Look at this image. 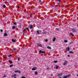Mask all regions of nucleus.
I'll return each mask as SVG.
<instances>
[{
  "label": "nucleus",
  "mask_w": 78,
  "mask_h": 78,
  "mask_svg": "<svg viewBox=\"0 0 78 78\" xmlns=\"http://www.w3.org/2000/svg\"><path fill=\"white\" fill-rule=\"evenodd\" d=\"M68 64V61H66L64 62V63L63 64V65L64 66H65V65H66V64Z\"/></svg>",
  "instance_id": "nucleus-1"
},
{
  "label": "nucleus",
  "mask_w": 78,
  "mask_h": 78,
  "mask_svg": "<svg viewBox=\"0 0 78 78\" xmlns=\"http://www.w3.org/2000/svg\"><path fill=\"white\" fill-rule=\"evenodd\" d=\"M69 76H70V75H69L67 76H64L63 77V78H68V77H69Z\"/></svg>",
  "instance_id": "nucleus-2"
},
{
  "label": "nucleus",
  "mask_w": 78,
  "mask_h": 78,
  "mask_svg": "<svg viewBox=\"0 0 78 78\" xmlns=\"http://www.w3.org/2000/svg\"><path fill=\"white\" fill-rule=\"evenodd\" d=\"M14 72H15V73H21V72L20 71H15Z\"/></svg>",
  "instance_id": "nucleus-3"
},
{
  "label": "nucleus",
  "mask_w": 78,
  "mask_h": 78,
  "mask_svg": "<svg viewBox=\"0 0 78 78\" xmlns=\"http://www.w3.org/2000/svg\"><path fill=\"white\" fill-rule=\"evenodd\" d=\"M39 52L40 53H45V51H42L41 50H40L39 51Z\"/></svg>",
  "instance_id": "nucleus-4"
},
{
  "label": "nucleus",
  "mask_w": 78,
  "mask_h": 78,
  "mask_svg": "<svg viewBox=\"0 0 78 78\" xmlns=\"http://www.w3.org/2000/svg\"><path fill=\"white\" fill-rule=\"evenodd\" d=\"M29 27L30 29H32V28H33V25H30Z\"/></svg>",
  "instance_id": "nucleus-5"
},
{
  "label": "nucleus",
  "mask_w": 78,
  "mask_h": 78,
  "mask_svg": "<svg viewBox=\"0 0 78 78\" xmlns=\"http://www.w3.org/2000/svg\"><path fill=\"white\" fill-rule=\"evenodd\" d=\"M16 76H17V74H14L13 76H12V78L13 77H14V78H15L16 77Z\"/></svg>",
  "instance_id": "nucleus-6"
},
{
  "label": "nucleus",
  "mask_w": 78,
  "mask_h": 78,
  "mask_svg": "<svg viewBox=\"0 0 78 78\" xmlns=\"http://www.w3.org/2000/svg\"><path fill=\"white\" fill-rule=\"evenodd\" d=\"M41 31H37V34H40V33H41Z\"/></svg>",
  "instance_id": "nucleus-7"
},
{
  "label": "nucleus",
  "mask_w": 78,
  "mask_h": 78,
  "mask_svg": "<svg viewBox=\"0 0 78 78\" xmlns=\"http://www.w3.org/2000/svg\"><path fill=\"white\" fill-rule=\"evenodd\" d=\"M56 40V38L55 37H54L53 39L52 40L53 42H54Z\"/></svg>",
  "instance_id": "nucleus-8"
},
{
  "label": "nucleus",
  "mask_w": 78,
  "mask_h": 78,
  "mask_svg": "<svg viewBox=\"0 0 78 78\" xmlns=\"http://www.w3.org/2000/svg\"><path fill=\"white\" fill-rule=\"evenodd\" d=\"M4 36H7V33H6V32L4 33Z\"/></svg>",
  "instance_id": "nucleus-9"
},
{
  "label": "nucleus",
  "mask_w": 78,
  "mask_h": 78,
  "mask_svg": "<svg viewBox=\"0 0 78 78\" xmlns=\"http://www.w3.org/2000/svg\"><path fill=\"white\" fill-rule=\"evenodd\" d=\"M34 68H32V70H36V67H34Z\"/></svg>",
  "instance_id": "nucleus-10"
},
{
  "label": "nucleus",
  "mask_w": 78,
  "mask_h": 78,
  "mask_svg": "<svg viewBox=\"0 0 78 78\" xmlns=\"http://www.w3.org/2000/svg\"><path fill=\"white\" fill-rule=\"evenodd\" d=\"M47 48H48L49 49H51V47L49 46H47Z\"/></svg>",
  "instance_id": "nucleus-11"
},
{
  "label": "nucleus",
  "mask_w": 78,
  "mask_h": 78,
  "mask_svg": "<svg viewBox=\"0 0 78 78\" xmlns=\"http://www.w3.org/2000/svg\"><path fill=\"white\" fill-rule=\"evenodd\" d=\"M62 76V74H59L58 75V76Z\"/></svg>",
  "instance_id": "nucleus-12"
},
{
  "label": "nucleus",
  "mask_w": 78,
  "mask_h": 78,
  "mask_svg": "<svg viewBox=\"0 0 78 78\" xmlns=\"http://www.w3.org/2000/svg\"><path fill=\"white\" fill-rule=\"evenodd\" d=\"M12 41L13 42H16V41L15 40H14V39H12Z\"/></svg>",
  "instance_id": "nucleus-13"
},
{
  "label": "nucleus",
  "mask_w": 78,
  "mask_h": 78,
  "mask_svg": "<svg viewBox=\"0 0 78 78\" xmlns=\"http://www.w3.org/2000/svg\"><path fill=\"white\" fill-rule=\"evenodd\" d=\"M66 50H68V51H69V50H70V48L69 47H68L66 49Z\"/></svg>",
  "instance_id": "nucleus-14"
},
{
  "label": "nucleus",
  "mask_w": 78,
  "mask_h": 78,
  "mask_svg": "<svg viewBox=\"0 0 78 78\" xmlns=\"http://www.w3.org/2000/svg\"><path fill=\"white\" fill-rule=\"evenodd\" d=\"M37 45H38V46H39V47H42V46L41 45V44H37Z\"/></svg>",
  "instance_id": "nucleus-15"
},
{
  "label": "nucleus",
  "mask_w": 78,
  "mask_h": 78,
  "mask_svg": "<svg viewBox=\"0 0 78 78\" xmlns=\"http://www.w3.org/2000/svg\"><path fill=\"white\" fill-rule=\"evenodd\" d=\"M9 62L11 64H12V62H11V60H9Z\"/></svg>",
  "instance_id": "nucleus-16"
},
{
  "label": "nucleus",
  "mask_w": 78,
  "mask_h": 78,
  "mask_svg": "<svg viewBox=\"0 0 78 78\" xmlns=\"http://www.w3.org/2000/svg\"><path fill=\"white\" fill-rule=\"evenodd\" d=\"M2 7L4 8H6V6H5V5H3Z\"/></svg>",
  "instance_id": "nucleus-17"
},
{
  "label": "nucleus",
  "mask_w": 78,
  "mask_h": 78,
  "mask_svg": "<svg viewBox=\"0 0 78 78\" xmlns=\"http://www.w3.org/2000/svg\"><path fill=\"white\" fill-rule=\"evenodd\" d=\"M12 29H15L16 28V27L15 26H13V27L12 28Z\"/></svg>",
  "instance_id": "nucleus-18"
},
{
  "label": "nucleus",
  "mask_w": 78,
  "mask_h": 78,
  "mask_svg": "<svg viewBox=\"0 0 78 78\" xmlns=\"http://www.w3.org/2000/svg\"><path fill=\"white\" fill-rule=\"evenodd\" d=\"M72 31H73V32H75L76 31V30H75L74 29H73L72 30Z\"/></svg>",
  "instance_id": "nucleus-19"
},
{
  "label": "nucleus",
  "mask_w": 78,
  "mask_h": 78,
  "mask_svg": "<svg viewBox=\"0 0 78 78\" xmlns=\"http://www.w3.org/2000/svg\"><path fill=\"white\" fill-rule=\"evenodd\" d=\"M64 42H65V43H67V42H68V41H67V40H65L64 41Z\"/></svg>",
  "instance_id": "nucleus-20"
},
{
  "label": "nucleus",
  "mask_w": 78,
  "mask_h": 78,
  "mask_svg": "<svg viewBox=\"0 0 78 78\" xmlns=\"http://www.w3.org/2000/svg\"><path fill=\"white\" fill-rule=\"evenodd\" d=\"M16 50H17V49H16V48H13L14 51H16Z\"/></svg>",
  "instance_id": "nucleus-21"
},
{
  "label": "nucleus",
  "mask_w": 78,
  "mask_h": 78,
  "mask_svg": "<svg viewBox=\"0 0 78 78\" xmlns=\"http://www.w3.org/2000/svg\"><path fill=\"white\" fill-rule=\"evenodd\" d=\"M54 62V63H57L58 61H55Z\"/></svg>",
  "instance_id": "nucleus-22"
},
{
  "label": "nucleus",
  "mask_w": 78,
  "mask_h": 78,
  "mask_svg": "<svg viewBox=\"0 0 78 78\" xmlns=\"http://www.w3.org/2000/svg\"><path fill=\"white\" fill-rule=\"evenodd\" d=\"M35 74L36 75H37V72H35Z\"/></svg>",
  "instance_id": "nucleus-23"
},
{
  "label": "nucleus",
  "mask_w": 78,
  "mask_h": 78,
  "mask_svg": "<svg viewBox=\"0 0 78 78\" xmlns=\"http://www.w3.org/2000/svg\"><path fill=\"white\" fill-rule=\"evenodd\" d=\"M11 56H12V55H8L7 57H11Z\"/></svg>",
  "instance_id": "nucleus-24"
},
{
  "label": "nucleus",
  "mask_w": 78,
  "mask_h": 78,
  "mask_svg": "<svg viewBox=\"0 0 78 78\" xmlns=\"http://www.w3.org/2000/svg\"><path fill=\"white\" fill-rule=\"evenodd\" d=\"M12 66H13V65H10L9 67H12Z\"/></svg>",
  "instance_id": "nucleus-25"
},
{
  "label": "nucleus",
  "mask_w": 78,
  "mask_h": 78,
  "mask_svg": "<svg viewBox=\"0 0 78 78\" xmlns=\"http://www.w3.org/2000/svg\"><path fill=\"white\" fill-rule=\"evenodd\" d=\"M18 27H19V28H21V25H19Z\"/></svg>",
  "instance_id": "nucleus-26"
},
{
  "label": "nucleus",
  "mask_w": 78,
  "mask_h": 78,
  "mask_svg": "<svg viewBox=\"0 0 78 78\" xmlns=\"http://www.w3.org/2000/svg\"><path fill=\"white\" fill-rule=\"evenodd\" d=\"M69 53H73V52H72V51H69Z\"/></svg>",
  "instance_id": "nucleus-27"
},
{
  "label": "nucleus",
  "mask_w": 78,
  "mask_h": 78,
  "mask_svg": "<svg viewBox=\"0 0 78 78\" xmlns=\"http://www.w3.org/2000/svg\"><path fill=\"white\" fill-rule=\"evenodd\" d=\"M26 29L27 30H28V31H29L30 30L28 29V28H27Z\"/></svg>",
  "instance_id": "nucleus-28"
},
{
  "label": "nucleus",
  "mask_w": 78,
  "mask_h": 78,
  "mask_svg": "<svg viewBox=\"0 0 78 78\" xmlns=\"http://www.w3.org/2000/svg\"><path fill=\"white\" fill-rule=\"evenodd\" d=\"M39 2V3H42V1H41V0H40Z\"/></svg>",
  "instance_id": "nucleus-29"
},
{
  "label": "nucleus",
  "mask_w": 78,
  "mask_h": 78,
  "mask_svg": "<svg viewBox=\"0 0 78 78\" xmlns=\"http://www.w3.org/2000/svg\"><path fill=\"white\" fill-rule=\"evenodd\" d=\"M25 30H26V29H25L23 31V32L24 33L25 31Z\"/></svg>",
  "instance_id": "nucleus-30"
},
{
  "label": "nucleus",
  "mask_w": 78,
  "mask_h": 78,
  "mask_svg": "<svg viewBox=\"0 0 78 78\" xmlns=\"http://www.w3.org/2000/svg\"><path fill=\"white\" fill-rule=\"evenodd\" d=\"M21 78H26V77H24V76H22L21 77Z\"/></svg>",
  "instance_id": "nucleus-31"
},
{
  "label": "nucleus",
  "mask_w": 78,
  "mask_h": 78,
  "mask_svg": "<svg viewBox=\"0 0 78 78\" xmlns=\"http://www.w3.org/2000/svg\"><path fill=\"white\" fill-rule=\"evenodd\" d=\"M71 36H74V35L73 34H71Z\"/></svg>",
  "instance_id": "nucleus-32"
},
{
  "label": "nucleus",
  "mask_w": 78,
  "mask_h": 78,
  "mask_svg": "<svg viewBox=\"0 0 78 78\" xmlns=\"http://www.w3.org/2000/svg\"><path fill=\"white\" fill-rule=\"evenodd\" d=\"M58 69V66H56V69Z\"/></svg>",
  "instance_id": "nucleus-33"
},
{
  "label": "nucleus",
  "mask_w": 78,
  "mask_h": 78,
  "mask_svg": "<svg viewBox=\"0 0 78 78\" xmlns=\"http://www.w3.org/2000/svg\"><path fill=\"white\" fill-rule=\"evenodd\" d=\"M56 30H57V31H58V30H59V29L58 28H56Z\"/></svg>",
  "instance_id": "nucleus-34"
},
{
  "label": "nucleus",
  "mask_w": 78,
  "mask_h": 78,
  "mask_svg": "<svg viewBox=\"0 0 78 78\" xmlns=\"http://www.w3.org/2000/svg\"><path fill=\"white\" fill-rule=\"evenodd\" d=\"M45 41L46 42H47V41H48V40H45Z\"/></svg>",
  "instance_id": "nucleus-35"
},
{
  "label": "nucleus",
  "mask_w": 78,
  "mask_h": 78,
  "mask_svg": "<svg viewBox=\"0 0 78 78\" xmlns=\"http://www.w3.org/2000/svg\"><path fill=\"white\" fill-rule=\"evenodd\" d=\"M18 61H20V58H18Z\"/></svg>",
  "instance_id": "nucleus-36"
},
{
  "label": "nucleus",
  "mask_w": 78,
  "mask_h": 78,
  "mask_svg": "<svg viewBox=\"0 0 78 78\" xmlns=\"http://www.w3.org/2000/svg\"><path fill=\"white\" fill-rule=\"evenodd\" d=\"M1 32H3V30H1Z\"/></svg>",
  "instance_id": "nucleus-37"
},
{
  "label": "nucleus",
  "mask_w": 78,
  "mask_h": 78,
  "mask_svg": "<svg viewBox=\"0 0 78 78\" xmlns=\"http://www.w3.org/2000/svg\"><path fill=\"white\" fill-rule=\"evenodd\" d=\"M32 16H33V15H31L30 16V17H32Z\"/></svg>",
  "instance_id": "nucleus-38"
},
{
  "label": "nucleus",
  "mask_w": 78,
  "mask_h": 78,
  "mask_svg": "<svg viewBox=\"0 0 78 78\" xmlns=\"http://www.w3.org/2000/svg\"><path fill=\"white\" fill-rule=\"evenodd\" d=\"M68 57H70V55H68Z\"/></svg>",
  "instance_id": "nucleus-39"
},
{
  "label": "nucleus",
  "mask_w": 78,
  "mask_h": 78,
  "mask_svg": "<svg viewBox=\"0 0 78 78\" xmlns=\"http://www.w3.org/2000/svg\"><path fill=\"white\" fill-rule=\"evenodd\" d=\"M14 25H16V23H14Z\"/></svg>",
  "instance_id": "nucleus-40"
},
{
  "label": "nucleus",
  "mask_w": 78,
  "mask_h": 78,
  "mask_svg": "<svg viewBox=\"0 0 78 78\" xmlns=\"http://www.w3.org/2000/svg\"><path fill=\"white\" fill-rule=\"evenodd\" d=\"M58 0V2H60V0Z\"/></svg>",
  "instance_id": "nucleus-41"
},
{
  "label": "nucleus",
  "mask_w": 78,
  "mask_h": 78,
  "mask_svg": "<svg viewBox=\"0 0 78 78\" xmlns=\"http://www.w3.org/2000/svg\"><path fill=\"white\" fill-rule=\"evenodd\" d=\"M20 8V7L19 6L18 7V8Z\"/></svg>",
  "instance_id": "nucleus-42"
},
{
  "label": "nucleus",
  "mask_w": 78,
  "mask_h": 78,
  "mask_svg": "<svg viewBox=\"0 0 78 78\" xmlns=\"http://www.w3.org/2000/svg\"><path fill=\"white\" fill-rule=\"evenodd\" d=\"M72 43H70V44H69V45H70V44H72Z\"/></svg>",
  "instance_id": "nucleus-43"
},
{
  "label": "nucleus",
  "mask_w": 78,
  "mask_h": 78,
  "mask_svg": "<svg viewBox=\"0 0 78 78\" xmlns=\"http://www.w3.org/2000/svg\"><path fill=\"white\" fill-rule=\"evenodd\" d=\"M51 76H53V74H51Z\"/></svg>",
  "instance_id": "nucleus-44"
},
{
  "label": "nucleus",
  "mask_w": 78,
  "mask_h": 78,
  "mask_svg": "<svg viewBox=\"0 0 78 78\" xmlns=\"http://www.w3.org/2000/svg\"><path fill=\"white\" fill-rule=\"evenodd\" d=\"M6 77V76H4V77Z\"/></svg>",
  "instance_id": "nucleus-45"
},
{
  "label": "nucleus",
  "mask_w": 78,
  "mask_h": 78,
  "mask_svg": "<svg viewBox=\"0 0 78 78\" xmlns=\"http://www.w3.org/2000/svg\"><path fill=\"white\" fill-rule=\"evenodd\" d=\"M54 69H56V68L55 67H54Z\"/></svg>",
  "instance_id": "nucleus-46"
},
{
  "label": "nucleus",
  "mask_w": 78,
  "mask_h": 78,
  "mask_svg": "<svg viewBox=\"0 0 78 78\" xmlns=\"http://www.w3.org/2000/svg\"><path fill=\"white\" fill-rule=\"evenodd\" d=\"M14 78H16V77H14Z\"/></svg>",
  "instance_id": "nucleus-47"
},
{
  "label": "nucleus",
  "mask_w": 78,
  "mask_h": 78,
  "mask_svg": "<svg viewBox=\"0 0 78 78\" xmlns=\"http://www.w3.org/2000/svg\"><path fill=\"white\" fill-rule=\"evenodd\" d=\"M3 0V1H5V0Z\"/></svg>",
  "instance_id": "nucleus-48"
},
{
  "label": "nucleus",
  "mask_w": 78,
  "mask_h": 78,
  "mask_svg": "<svg viewBox=\"0 0 78 78\" xmlns=\"http://www.w3.org/2000/svg\"><path fill=\"white\" fill-rule=\"evenodd\" d=\"M47 69H48V68H47Z\"/></svg>",
  "instance_id": "nucleus-49"
},
{
  "label": "nucleus",
  "mask_w": 78,
  "mask_h": 78,
  "mask_svg": "<svg viewBox=\"0 0 78 78\" xmlns=\"http://www.w3.org/2000/svg\"><path fill=\"white\" fill-rule=\"evenodd\" d=\"M23 34V35H24V34Z\"/></svg>",
  "instance_id": "nucleus-50"
},
{
  "label": "nucleus",
  "mask_w": 78,
  "mask_h": 78,
  "mask_svg": "<svg viewBox=\"0 0 78 78\" xmlns=\"http://www.w3.org/2000/svg\"><path fill=\"white\" fill-rule=\"evenodd\" d=\"M11 53H12V52Z\"/></svg>",
  "instance_id": "nucleus-51"
}]
</instances>
